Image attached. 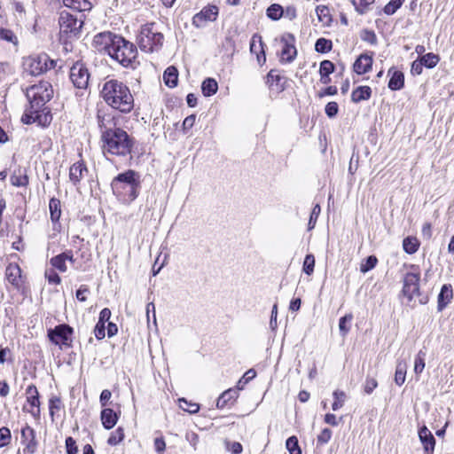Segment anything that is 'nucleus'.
Here are the masks:
<instances>
[{
  "label": "nucleus",
  "mask_w": 454,
  "mask_h": 454,
  "mask_svg": "<svg viewBox=\"0 0 454 454\" xmlns=\"http://www.w3.org/2000/svg\"><path fill=\"white\" fill-rule=\"evenodd\" d=\"M100 93L109 106L121 113L128 114L134 108V98L129 88L119 80L106 81Z\"/></svg>",
  "instance_id": "nucleus-1"
},
{
  "label": "nucleus",
  "mask_w": 454,
  "mask_h": 454,
  "mask_svg": "<svg viewBox=\"0 0 454 454\" xmlns=\"http://www.w3.org/2000/svg\"><path fill=\"white\" fill-rule=\"evenodd\" d=\"M114 194L123 203L135 200L140 190L139 175L134 170L119 174L111 183Z\"/></svg>",
  "instance_id": "nucleus-2"
},
{
  "label": "nucleus",
  "mask_w": 454,
  "mask_h": 454,
  "mask_svg": "<svg viewBox=\"0 0 454 454\" xmlns=\"http://www.w3.org/2000/svg\"><path fill=\"white\" fill-rule=\"evenodd\" d=\"M103 152L116 156H127L132 151L134 140L129 134L120 129H107L101 135Z\"/></svg>",
  "instance_id": "nucleus-3"
},
{
  "label": "nucleus",
  "mask_w": 454,
  "mask_h": 454,
  "mask_svg": "<svg viewBox=\"0 0 454 454\" xmlns=\"http://www.w3.org/2000/svg\"><path fill=\"white\" fill-rule=\"evenodd\" d=\"M410 271L406 272L403 278V289L402 293L407 298L411 306H414L417 299L419 303L425 304L427 301V296H422L419 289L420 271L419 266L410 264Z\"/></svg>",
  "instance_id": "nucleus-4"
},
{
  "label": "nucleus",
  "mask_w": 454,
  "mask_h": 454,
  "mask_svg": "<svg viewBox=\"0 0 454 454\" xmlns=\"http://www.w3.org/2000/svg\"><path fill=\"white\" fill-rule=\"evenodd\" d=\"M137 54L136 46L119 35L114 41V46L109 49V56L125 67H133Z\"/></svg>",
  "instance_id": "nucleus-5"
},
{
  "label": "nucleus",
  "mask_w": 454,
  "mask_h": 454,
  "mask_svg": "<svg viewBox=\"0 0 454 454\" xmlns=\"http://www.w3.org/2000/svg\"><path fill=\"white\" fill-rule=\"evenodd\" d=\"M52 85L46 81H41L27 89V98L29 101L30 108L35 112H41L47 102L53 97Z\"/></svg>",
  "instance_id": "nucleus-6"
},
{
  "label": "nucleus",
  "mask_w": 454,
  "mask_h": 454,
  "mask_svg": "<svg viewBox=\"0 0 454 454\" xmlns=\"http://www.w3.org/2000/svg\"><path fill=\"white\" fill-rule=\"evenodd\" d=\"M163 40L162 33L158 31L154 23L144 25L137 36L139 48L145 52L159 51L163 44Z\"/></svg>",
  "instance_id": "nucleus-7"
},
{
  "label": "nucleus",
  "mask_w": 454,
  "mask_h": 454,
  "mask_svg": "<svg viewBox=\"0 0 454 454\" xmlns=\"http://www.w3.org/2000/svg\"><path fill=\"white\" fill-rule=\"evenodd\" d=\"M60 33L67 37H76L80 35L83 21L73 14L63 11L60 12L59 20Z\"/></svg>",
  "instance_id": "nucleus-8"
},
{
  "label": "nucleus",
  "mask_w": 454,
  "mask_h": 454,
  "mask_svg": "<svg viewBox=\"0 0 454 454\" xmlns=\"http://www.w3.org/2000/svg\"><path fill=\"white\" fill-rule=\"evenodd\" d=\"M27 70L32 75H39L55 67V61L47 54H40L28 59Z\"/></svg>",
  "instance_id": "nucleus-9"
},
{
  "label": "nucleus",
  "mask_w": 454,
  "mask_h": 454,
  "mask_svg": "<svg viewBox=\"0 0 454 454\" xmlns=\"http://www.w3.org/2000/svg\"><path fill=\"white\" fill-rule=\"evenodd\" d=\"M73 328L68 325L62 324L57 325L54 329L48 331V337L56 345L69 347L71 345V335Z\"/></svg>",
  "instance_id": "nucleus-10"
},
{
  "label": "nucleus",
  "mask_w": 454,
  "mask_h": 454,
  "mask_svg": "<svg viewBox=\"0 0 454 454\" xmlns=\"http://www.w3.org/2000/svg\"><path fill=\"white\" fill-rule=\"evenodd\" d=\"M70 80L77 89H86L89 84L90 74L83 63L76 62L70 68Z\"/></svg>",
  "instance_id": "nucleus-11"
},
{
  "label": "nucleus",
  "mask_w": 454,
  "mask_h": 454,
  "mask_svg": "<svg viewBox=\"0 0 454 454\" xmlns=\"http://www.w3.org/2000/svg\"><path fill=\"white\" fill-rule=\"evenodd\" d=\"M280 43H282L281 62H293L297 56L294 35L291 33H285L280 38Z\"/></svg>",
  "instance_id": "nucleus-12"
},
{
  "label": "nucleus",
  "mask_w": 454,
  "mask_h": 454,
  "mask_svg": "<svg viewBox=\"0 0 454 454\" xmlns=\"http://www.w3.org/2000/svg\"><path fill=\"white\" fill-rule=\"evenodd\" d=\"M20 442L24 446L23 454H34L38 447L35 431L28 425H26L20 431Z\"/></svg>",
  "instance_id": "nucleus-13"
},
{
  "label": "nucleus",
  "mask_w": 454,
  "mask_h": 454,
  "mask_svg": "<svg viewBox=\"0 0 454 454\" xmlns=\"http://www.w3.org/2000/svg\"><path fill=\"white\" fill-rule=\"evenodd\" d=\"M219 13V9L215 4H208L196 13L192 18V25L196 27H202L209 21H215Z\"/></svg>",
  "instance_id": "nucleus-14"
},
{
  "label": "nucleus",
  "mask_w": 454,
  "mask_h": 454,
  "mask_svg": "<svg viewBox=\"0 0 454 454\" xmlns=\"http://www.w3.org/2000/svg\"><path fill=\"white\" fill-rule=\"evenodd\" d=\"M116 37V35L110 32L99 33L94 36L93 44L98 51H105L109 55V49L114 46Z\"/></svg>",
  "instance_id": "nucleus-15"
},
{
  "label": "nucleus",
  "mask_w": 454,
  "mask_h": 454,
  "mask_svg": "<svg viewBox=\"0 0 454 454\" xmlns=\"http://www.w3.org/2000/svg\"><path fill=\"white\" fill-rule=\"evenodd\" d=\"M419 437L423 445L424 450L427 453H432L435 446V439L431 431L423 426L419 429Z\"/></svg>",
  "instance_id": "nucleus-16"
},
{
  "label": "nucleus",
  "mask_w": 454,
  "mask_h": 454,
  "mask_svg": "<svg viewBox=\"0 0 454 454\" xmlns=\"http://www.w3.org/2000/svg\"><path fill=\"white\" fill-rule=\"evenodd\" d=\"M88 173V168L82 161L74 163L69 169V179L74 184H77Z\"/></svg>",
  "instance_id": "nucleus-17"
},
{
  "label": "nucleus",
  "mask_w": 454,
  "mask_h": 454,
  "mask_svg": "<svg viewBox=\"0 0 454 454\" xmlns=\"http://www.w3.org/2000/svg\"><path fill=\"white\" fill-rule=\"evenodd\" d=\"M372 66V58L367 54H361L354 63L353 68L357 74L369 72Z\"/></svg>",
  "instance_id": "nucleus-18"
},
{
  "label": "nucleus",
  "mask_w": 454,
  "mask_h": 454,
  "mask_svg": "<svg viewBox=\"0 0 454 454\" xmlns=\"http://www.w3.org/2000/svg\"><path fill=\"white\" fill-rule=\"evenodd\" d=\"M8 281L15 287H20L21 281V270L18 264L10 263L5 270Z\"/></svg>",
  "instance_id": "nucleus-19"
},
{
  "label": "nucleus",
  "mask_w": 454,
  "mask_h": 454,
  "mask_svg": "<svg viewBox=\"0 0 454 454\" xmlns=\"http://www.w3.org/2000/svg\"><path fill=\"white\" fill-rule=\"evenodd\" d=\"M453 297L452 287L450 285H443L440 294H438L437 309L438 311L443 309L450 302Z\"/></svg>",
  "instance_id": "nucleus-20"
},
{
  "label": "nucleus",
  "mask_w": 454,
  "mask_h": 454,
  "mask_svg": "<svg viewBox=\"0 0 454 454\" xmlns=\"http://www.w3.org/2000/svg\"><path fill=\"white\" fill-rule=\"evenodd\" d=\"M238 389L229 388L219 396L216 402V407L218 409H223L228 405L232 404L238 398Z\"/></svg>",
  "instance_id": "nucleus-21"
},
{
  "label": "nucleus",
  "mask_w": 454,
  "mask_h": 454,
  "mask_svg": "<svg viewBox=\"0 0 454 454\" xmlns=\"http://www.w3.org/2000/svg\"><path fill=\"white\" fill-rule=\"evenodd\" d=\"M101 420L106 429L113 428L117 423V414L110 408L103 409L101 411Z\"/></svg>",
  "instance_id": "nucleus-22"
},
{
  "label": "nucleus",
  "mask_w": 454,
  "mask_h": 454,
  "mask_svg": "<svg viewBox=\"0 0 454 454\" xmlns=\"http://www.w3.org/2000/svg\"><path fill=\"white\" fill-rule=\"evenodd\" d=\"M65 6L78 12L90 11L92 8L90 0H63Z\"/></svg>",
  "instance_id": "nucleus-23"
},
{
  "label": "nucleus",
  "mask_w": 454,
  "mask_h": 454,
  "mask_svg": "<svg viewBox=\"0 0 454 454\" xmlns=\"http://www.w3.org/2000/svg\"><path fill=\"white\" fill-rule=\"evenodd\" d=\"M372 96V89L369 86H359L352 91L351 100L354 103H359L368 100Z\"/></svg>",
  "instance_id": "nucleus-24"
},
{
  "label": "nucleus",
  "mask_w": 454,
  "mask_h": 454,
  "mask_svg": "<svg viewBox=\"0 0 454 454\" xmlns=\"http://www.w3.org/2000/svg\"><path fill=\"white\" fill-rule=\"evenodd\" d=\"M404 85V75L403 73L398 70H394L392 76L388 82V88L391 90H401Z\"/></svg>",
  "instance_id": "nucleus-25"
},
{
  "label": "nucleus",
  "mask_w": 454,
  "mask_h": 454,
  "mask_svg": "<svg viewBox=\"0 0 454 454\" xmlns=\"http://www.w3.org/2000/svg\"><path fill=\"white\" fill-rule=\"evenodd\" d=\"M163 80L169 88L176 87L178 80L177 69L175 67H168L163 74Z\"/></svg>",
  "instance_id": "nucleus-26"
},
{
  "label": "nucleus",
  "mask_w": 454,
  "mask_h": 454,
  "mask_svg": "<svg viewBox=\"0 0 454 454\" xmlns=\"http://www.w3.org/2000/svg\"><path fill=\"white\" fill-rule=\"evenodd\" d=\"M407 372V364L405 361L399 360L396 364L395 382L397 386H402L405 382Z\"/></svg>",
  "instance_id": "nucleus-27"
},
{
  "label": "nucleus",
  "mask_w": 454,
  "mask_h": 454,
  "mask_svg": "<svg viewBox=\"0 0 454 454\" xmlns=\"http://www.w3.org/2000/svg\"><path fill=\"white\" fill-rule=\"evenodd\" d=\"M218 90L217 82L214 78H207L201 84V90L205 97H210Z\"/></svg>",
  "instance_id": "nucleus-28"
},
{
  "label": "nucleus",
  "mask_w": 454,
  "mask_h": 454,
  "mask_svg": "<svg viewBox=\"0 0 454 454\" xmlns=\"http://www.w3.org/2000/svg\"><path fill=\"white\" fill-rule=\"evenodd\" d=\"M49 209L51 221L53 223L58 222L61 215L60 200L56 198L51 199L49 202Z\"/></svg>",
  "instance_id": "nucleus-29"
},
{
  "label": "nucleus",
  "mask_w": 454,
  "mask_h": 454,
  "mask_svg": "<svg viewBox=\"0 0 454 454\" xmlns=\"http://www.w3.org/2000/svg\"><path fill=\"white\" fill-rule=\"evenodd\" d=\"M334 71V65L330 60H324L320 64L319 74H320V81L321 82L326 84L327 81H325V78H327Z\"/></svg>",
  "instance_id": "nucleus-30"
},
{
  "label": "nucleus",
  "mask_w": 454,
  "mask_h": 454,
  "mask_svg": "<svg viewBox=\"0 0 454 454\" xmlns=\"http://www.w3.org/2000/svg\"><path fill=\"white\" fill-rule=\"evenodd\" d=\"M266 14L269 19L278 20L284 15V9L278 4H272L267 8Z\"/></svg>",
  "instance_id": "nucleus-31"
},
{
  "label": "nucleus",
  "mask_w": 454,
  "mask_h": 454,
  "mask_svg": "<svg viewBox=\"0 0 454 454\" xmlns=\"http://www.w3.org/2000/svg\"><path fill=\"white\" fill-rule=\"evenodd\" d=\"M419 243L416 238L407 237L403 241V250L409 254H412L417 252L419 249Z\"/></svg>",
  "instance_id": "nucleus-32"
},
{
  "label": "nucleus",
  "mask_w": 454,
  "mask_h": 454,
  "mask_svg": "<svg viewBox=\"0 0 454 454\" xmlns=\"http://www.w3.org/2000/svg\"><path fill=\"white\" fill-rule=\"evenodd\" d=\"M419 60L422 62L424 67H426L427 68H433L438 64L440 58L437 54L430 52V53H427V54L423 55L419 59Z\"/></svg>",
  "instance_id": "nucleus-33"
},
{
  "label": "nucleus",
  "mask_w": 454,
  "mask_h": 454,
  "mask_svg": "<svg viewBox=\"0 0 454 454\" xmlns=\"http://www.w3.org/2000/svg\"><path fill=\"white\" fill-rule=\"evenodd\" d=\"M27 403L31 406V410H28V412L35 418H39L40 416V401L39 395L37 396H28L27 398Z\"/></svg>",
  "instance_id": "nucleus-34"
},
{
  "label": "nucleus",
  "mask_w": 454,
  "mask_h": 454,
  "mask_svg": "<svg viewBox=\"0 0 454 454\" xmlns=\"http://www.w3.org/2000/svg\"><path fill=\"white\" fill-rule=\"evenodd\" d=\"M333 43L331 40L325 38H319L315 44V50L317 52L326 53L332 50Z\"/></svg>",
  "instance_id": "nucleus-35"
},
{
  "label": "nucleus",
  "mask_w": 454,
  "mask_h": 454,
  "mask_svg": "<svg viewBox=\"0 0 454 454\" xmlns=\"http://www.w3.org/2000/svg\"><path fill=\"white\" fill-rule=\"evenodd\" d=\"M179 406L182 410L191 414H194L200 410V405L198 403L189 402L184 398L179 399Z\"/></svg>",
  "instance_id": "nucleus-36"
},
{
  "label": "nucleus",
  "mask_w": 454,
  "mask_h": 454,
  "mask_svg": "<svg viewBox=\"0 0 454 454\" xmlns=\"http://www.w3.org/2000/svg\"><path fill=\"white\" fill-rule=\"evenodd\" d=\"M378 262V259L375 255L368 256L364 261H363L360 264V271L363 273H366L369 270L375 268Z\"/></svg>",
  "instance_id": "nucleus-37"
},
{
  "label": "nucleus",
  "mask_w": 454,
  "mask_h": 454,
  "mask_svg": "<svg viewBox=\"0 0 454 454\" xmlns=\"http://www.w3.org/2000/svg\"><path fill=\"white\" fill-rule=\"evenodd\" d=\"M405 0H391L383 8V12L387 15H393L403 5Z\"/></svg>",
  "instance_id": "nucleus-38"
},
{
  "label": "nucleus",
  "mask_w": 454,
  "mask_h": 454,
  "mask_svg": "<svg viewBox=\"0 0 454 454\" xmlns=\"http://www.w3.org/2000/svg\"><path fill=\"white\" fill-rule=\"evenodd\" d=\"M282 79L281 75L278 74V71L271 69L267 74V83L270 87H273L274 83H276L277 90L282 89V85H278V82Z\"/></svg>",
  "instance_id": "nucleus-39"
},
{
  "label": "nucleus",
  "mask_w": 454,
  "mask_h": 454,
  "mask_svg": "<svg viewBox=\"0 0 454 454\" xmlns=\"http://www.w3.org/2000/svg\"><path fill=\"white\" fill-rule=\"evenodd\" d=\"M353 319L352 314H347L344 317L340 318L339 321V329L342 336H345L350 329V326L348 325Z\"/></svg>",
  "instance_id": "nucleus-40"
},
{
  "label": "nucleus",
  "mask_w": 454,
  "mask_h": 454,
  "mask_svg": "<svg viewBox=\"0 0 454 454\" xmlns=\"http://www.w3.org/2000/svg\"><path fill=\"white\" fill-rule=\"evenodd\" d=\"M50 262L54 269H57L60 272H66L67 270L66 261L60 254L52 257Z\"/></svg>",
  "instance_id": "nucleus-41"
},
{
  "label": "nucleus",
  "mask_w": 454,
  "mask_h": 454,
  "mask_svg": "<svg viewBox=\"0 0 454 454\" xmlns=\"http://www.w3.org/2000/svg\"><path fill=\"white\" fill-rule=\"evenodd\" d=\"M333 395L334 397V402L333 403L332 408L333 411H338L344 404L346 394L343 391L336 390Z\"/></svg>",
  "instance_id": "nucleus-42"
},
{
  "label": "nucleus",
  "mask_w": 454,
  "mask_h": 454,
  "mask_svg": "<svg viewBox=\"0 0 454 454\" xmlns=\"http://www.w3.org/2000/svg\"><path fill=\"white\" fill-rule=\"evenodd\" d=\"M286 447L290 454H301L296 436L289 437L286 442Z\"/></svg>",
  "instance_id": "nucleus-43"
},
{
  "label": "nucleus",
  "mask_w": 454,
  "mask_h": 454,
  "mask_svg": "<svg viewBox=\"0 0 454 454\" xmlns=\"http://www.w3.org/2000/svg\"><path fill=\"white\" fill-rule=\"evenodd\" d=\"M0 39L9 42L15 46H17L19 43L15 34L12 30L5 28H0Z\"/></svg>",
  "instance_id": "nucleus-44"
},
{
  "label": "nucleus",
  "mask_w": 454,
  "mask_h": 454,
  "mask_svg": "<svg viewBox=\"0 0 454 454\" xmlns=\"http://www.w3.org/2000/svg\"><path fill=\"white\" fill-rule=\"evenodd\" d=\"M124 439V431L121 427H118L113 432L107 440L109 445L114 446L120 443Z\"/></svg>",
  "instance_id": "nucleus-45"
},
{
  "label": "nucleus",
  "mask_w": 454,
  "mask_h": 454,
  "mask_svg": "<svg viewBox=\"0 0 454 454\" xmlns=\"http://www.w3.org/2000/svg\"><path fill=\"white\" fill-rule=\"evenodd\" d=\"M40 112H35L34 109H31L29 107L28 110L26 111V113L22 116V121L26 124H31L38 121L41 117Z\"/></svg>",
  "instance_id": "nucleus-46"
},
{
  "label": "nucleus",
  "mask_w": 454,
  "mask_h": 454,
  "mask_svg": "<svg viewBox=\"0 0 454 454\" xmlns=\"http://www.w3.org/2000/svg\"><path fill=\"white\" fill-rule=\"evenodd\" d=\"M374 0H351V4L355 7V10L361 15L366 12L367 7L372 4Z\"/></svg>",
  "instance_id": "nucleus-47"
},
{
  "label": "nucleus",
  "mask_w": 454,
  "mask_h": 454,
  "mask_svg": "<svg viewBox=\"0 0 454 454\" xmlns=\"http://www.w3.org/2000/svg\"><path fill=\"white\" fill-rule=\"evenodd\" d=\"M315 267V257L313 254H309L305 256L303 262L302 270L307 275H311L314 272Z\"/></svg>",
  "instance_id": "nucleus-48"
},
{
  "label": "nucleus",
  "mask_w": 454,
  "mask_h": 454,
  "mask_svg": "<svg viewBox=\"0 0 454 454\" xmlns=\"http://www.w3.org/2000/svg\"><path fill=\"white\" fill-rule=\"evenodd\" d=\"M11 183L12 185L17 187L27 186L28 184V177L27 175L13 174L11 176Z\"/></svg>",
  "instance_id": "nucleus-49"
},
{
  "label": "nucleus",
  "mask_w": 454,
  "mask_h": 454,
  "mask_svg": "<svg viewBox=\"0 0 454 454\" xmlns=\"http://www.w3.org/2000/svg\"><path fill=\"white\" fill-rule=\"evenodd\" d=\"M12 434L8 427L0 428V448L7 446L11 442Z\"/></svg>",
  "instance_id": "nucleus-50"
},
{
  "label": "nucleus",
  "mask_w": 454,
  "mask_h": 454,
  "mask_svg": "<svg viewBox=\"0 0 454 454\" xmlns=\"http://www.w3.org/2000/svg\"><path fill=\"white\" fill-rule=\"evenodd\" d=\"M61 409V400L58 396L51 397L49 401V411L50 415L53 419L55 411H59Z\"/></svg>",
  "instance_id": "nucleus-51"
},
{
  "label": "nucleus",
  "mask_w": 454,
  "mask_h": 454,
  "mask_svg": "<svg viewBox=\"0 0 454 454\" xmlns=\"http://www.w3.org/2000/svg\"><path fill=\"white\" fill-rule=\"evenodd\" d=\"M320 212H321V207L318 204H317L313 207L311 214H310V217H309V223H308L309 230H312L315 227L317 220L318 218V215H320Z\"/></svg>",
  "instance_id": "nucleus-52"
},
{
  "label": "nucleus",
  "mask_w": 454,
  "mask_h": 454,
  "mask_svg": "<svg viewBox=\"0 0 454 454\" xmlns=\"http://www.w3.org/2000/svg\"><path fill=\"white\" fill-rule=\"evenodd\" d=\"M425 354L419 351L415 358L414 372L416 373H421L425 368Z\"/></svg>",
  "instance_id": "nucleus-53"
},
{
  "label": "nucleus",
  "mask_w": 454,
  "mask_h": 454,
  "mask_svg": "<svg viewBox=\"0 0 454 454\" xmlns=\"http://www.w3.org/2000/svg\"><path fill=\"white\" fill-rule=\"evenodd\" d=\"M256 376V372L254 369H249L238 382V389L242 388L243 384H247Z\"/></svg>",
  "instance_id": "nucleus-54"
},
{
  "label": "nucleus",
  "mask_w": 454,
  "mask_h": 454,
  "mask_svg": "<svg viewBox=\"0 0 454 454\" xmlns=\"http://www.w3.org/2000/svg\"><path fill=\"white\" fill-rule=\"evenodd\" d=\"M45 278L50 284L59 285L61 282L60 277L52 269L45 271Z\"/></svg>",
  "instance_id": "nucleus-55"
},
{
  "label": "nucleus",
  "mask_w": 454,
  "mask_h": 454,
  "mask_svg": "<svg viewBox=\"0 0 454 454\" xmlns=\"http://www.w3.org/2000/svg\"><path fill=\"white\" fill-rule=\"evenodd\" d=\"M362 40L370 43L371 44L377 43V36L375 33L372 30L365 29L362 32L361 35Z\"/></svg>",
  "instance_id": "nucleus-56"
},
{
  "label": "nucleus",
  "mask_w": 454,
  "mask_h": 454,
  "mask_svg": "<svg viewBox=\"0 0 454 454\" xmlns=\"http://www.w3.org/2000/svg\"><path fill=\"white\" fill-rule=\"evenodd\" d=\"M339 111V106L336 102H329L325 106V114L329 118H333L337 115Z\"/></svg>",
  "instance_id": "nucleus-57"
},
{
  "label": "nucleus",
  "mask_w": 454,
  "mask_h": 454,
  "mask_svg": "<svg viewBox=\"0 0 454 454\" xmlns=\"http://www.w3.org/2000/svg\"><path fill=\"white\" fill-rule=\"evenodd\" d=\"M378 382L374 378L367 377L364 382V392L368 395L372 394V391L377 387Z\"/></svg>",
  "instance_id": "nucleus-58"
},
{
  "label": "nucleus",
  "mask_w": 454,
  "mask_h": 454,
  "mask_svg": "<svg viewBox=\"0 0 454 454\" xmlns=\"http://www.w3.org/2000/svg\"><path fill=\"white\" fill-rule=\"evenodd\" d=\"M332 437V431L329 428H325L317 436V442L320 444L327 443Z\"/></svg>",
  "instance_id": "nucleus-59"
},
{
  "label": "nucleus",
  "mask_w": 454,
  "mask_h": 454,
  "mask_svg": "<svg viewBox=\"0 0 454 454\" xmlns=\"http://www.w3.org/2000/svg\"><path fill=\"white\" fill-rule=\"evenodd\" d=\"M66 449L67 454H77L78 452L76 442L70 436L66 439Z\"/></svg>",
  "instance_id": "nucleus-60"
},
{
  "label": "nucleus",
  "mask_w": 454,
  "mask_h": 454,
  "mask_svg": "<svg viewBox=\"0 0 454 454\" xmlns=\"http://www.w3.org/2000/svg\"><path fill=\"white\" fill-rule=\"evenodd\" d=\"M95 336L98 340H102L106 336L105 324L98 322L94 329Z\"/></svg>",
  "instance_id": "nucleus-61"
},
{
  "label": "nucleus",
  "mask_w": 454,
  "mask_h": 454,
  "mask_svg": "<svg viewBox=\"0 0 454 454\" xmlns=\"http://www.w3.org/2000/svg\"><path fill=\"white\" fill-rule=\"evenodd\" d=\"M90 292V289L87 286L82 285L79 289L76 291V298L80 301H85L87 300L86 294Z\"/></svg>",
  "instance_id": "nucleus-62"
},
{
  "label": "nucleus",
  "mask_w": 454,
  "mask_h": 454,
  "mask_svg": "<svg viewBox=\"0 0 454 454\" xmlns=\"http://www.w3.org/2000/svg\"><path fill=\"white\" fill-rule=\"evenodd\" d=\"M154 448L158 454H163L166 448L165 441L162 437L154 439Z\"/></svg>",
  "instance_id": "nucleus-63"
},
{
  "label": "nucleus",
  "mask_w": 454,
  "mask_h": 454,
  "mask_svg": "<svg viewBox=\"0 0 454 454\" xmlns=\"http://www.w3.org/2000/svg\"><path fill=\"white\" fill-rule=\"evenodd\" d=\"M227 449L233 454H240L243 450L242 445L238 442H226Z\"/></svg>",
  "instance_id": "nucleus-64"
}]
</instances>
